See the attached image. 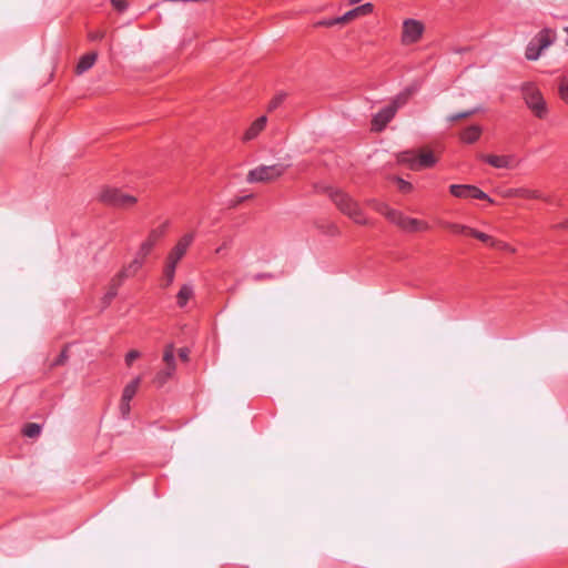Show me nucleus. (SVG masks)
<instances>
[{"mask_svg": "<svg viewBox=\"0 0 568 568\" xmlns=\"http://www.w3.org/2000/svg\"><path fill=\"white\" fill-rule=\"evenodd\" d=\"M413 93V90L407 88L405 91L397 94L390 104L384 106L382 110H379L372 120V129L374 131H382L385 129V126L392 121V119L395 116L397 110L403 106L409 95Z\"/></svg>", "mask_w": 568, "mask_h": 568, "instance_id": "nucleus-1", "label": "nucleus"}, {"mask_svg": "<svg viewBox=\"0 0 568 568\" xmlns=\"http://www.w3.org/2000/svg\"><path fill=\"white\" fill-rule=\"evenodd\" d=\"M329 197L341 212L348 215L354 222L358 224L366 223L359 205L348 194L341 190H331Z\"/></svg>", "mask_w": 568, "mask_h": 568, "instance_id": "nucleus-2", "label": "nucleus"}, {"mask_svg": "<svg viewBox=\"0 0 568 568\" xmlns=\"http://www.w3.org/2000/svg\"><path fill=\"white\" fill-rule=\"evenodd\" d=\"M521 93L527 108L539 119L546 118L548 114L547 103L540 90L530 82L521 85Z\"/></svg>", "mask_w": 568, "mask_h": 568, "instance_id": "nucleus-3", "label": "nucleus"}, {"mask_svg": "<svg viewBox=\"0 0 568 568\" xmlns=\"http://www.w3.org/2000/svg\"><path fill=\"white\" fill-rule=\"evenodd\" d=\"M290 165L283 163H275L272 165H258L248 171L246 181L248 183H266L280 179Z\"/></svg>", "mask_w": 568, "mask_h": 568, "instance_id": "nucleus-4", "label": "nucleus"}, {"mask_svg": "<svg viewBox=\"0 0 568 568\" xmlns=\"http://www.w3.org/2000/svg\"><path fill=\"white\" fill-rule=\"evenodd\" d=\"M397 160L399 163L406 164L409 169L415 171L433 168L437 163V158L430 151L419 153L404 151L397 155Z\"/></svg>", "mask_w": 568, "mask_h": 568, "instance_id": "nucleus-5", "label": "nucleus"}, {"mask_svg": "<svg viewBox=\"0 0 568 568\" xmlns=\"http://www.w3.org/2000/svg\"><path fill=\"white\" fill-rule=\"evenodd\" d=\"M386 219L407 232L426 231L429 229L428 223L404 215L399 211H387Z\"/></svg>", "mask_w": 568, "mask_h": 568, "instance_id": "nucleus-6", "label": "nucleus"}, {"mask_svg": "<svg viewBox=\"0 0 568 568\" xmlns=\"http://www.w3.org/2000/svg\"><path fill=\"white\" fill-rule=\"evenodd\" d=\"M101 201L113 206L129 207L136 202V199L130 194L123 193L115 187H108L100 195Z\"/></svg>", "mask_w": 568, "mask_h": 568, "instance_id": "nucleus-7", "label": "nucleus"}, {"mask_svg": "<svg viewBox=\"0 0 568 568\" xmlns=\"http://www.w3.org/2000/svg\"><path fill=\"white\" fill-rule=\"evenodd\" d=\"M449 192L452 195L459 199H477L485 200L490 203L494 202L487 193L470 184H452L449 186Z\"/></svg>", "mask_w": 568, "mask_h": 568, "instance_id": "nucleus-8", "label": "nucleus"}, {"mask_svg": "<svg viewBox=\"0 0 568 568\" xmlns=\"http://www.w3.org/2000/svg\"><path fill=\"white\" fill-rule=\"evenodd\" d=\"M424 32V26L420 21L415 19H406L403 22L402 42L404 44H412L417 42Z\"/></svg>", "mask_w": 568, "mask_h": 568, "instance_id": "nucleus-9", "label": "nucleus"}, {"mask_svg": "<svg viewBox=\"0 0 568 568\" xmlns=\"http://www.w3.org/2000/svg\"><path fill=\"white\" fill-rule=\"evenodd\" d=\"M168 225V222H165L161 226L152 230L148 239L143 241L140 245V248L136 252L135 257H140L144 262V258L151 253L155 243L165 234Z\"/></svg>", "mask_w": 568, "mask_h": 568, "instance_id": "nucleus-10", "label": "nucleus"}, {"mask_svg": "<svg viewBox=\"0 0 568 568\" xmlns=\"http://www.w3.org/2000/svg\"><path fill=\"white\" fill-rule=\"evenodd\" d=\"M481 159L496 169H514L517 165L515 155H483Z\"/></svg>", "mask_w": 568, "mask_h": 568, "instance_id": "nucleus-11", "label": "nucleus"}, {"mask_svg": "<svg viewBox=\"0 0 568 568\" xmlns=\"http://www.w3.org/2000/svg\"><path fill=\"white\" fill-rule=\"evenodd\" d=\"M142 266L143 261L140 257H134L130 264L124 266L111 280L121 286L126 278L135 275Z\"/></svg>", "mask_w": 568, "mask_h": 568, "instance_id": "nucleus-12", "label": "nucleus"}, {"mask_svg": "<svg viewBox=\"0 0 568 568\" xmlns=\"http://www.w3.org/2000/svg\"><path fill=\"white\" fill-rule=\"evenodd\" d=\"M194 236V233H189L182 236L170 253L175 255V258H182L186 253L189 246L192 244Z\"/></svg>", "mask_w": 568, "mask_h": 568, "instance_id": "nucleus-13", "label": "nucleus"}, {"mask_svg": "<svg viewBox=\"0 0 568 568\" xmlns=\"http://www.w3.org/2000/svg\"><path fill=\"white\" fill-rule=\"evenodd\" d=\"M532 39L541 50H545L552 44L555 34L550 29L546 28L539 31Z\"/></svg>", "mask_w": 568, "mask_h": 568, "instance_id": "nucleus-14", "label": "nucleus"}, {"mask_svg": "<svg viewBox=\"0 0 568 568\" xmlns=\"http://www.w3.org/2000/svg\"><path fill=\"white\" fill-rule=\"evenodd\" d=\"M98 59L97 52H90L82 55L77 64L75 72L77 74H83L88 70H90Z\"/></svg>", "mask_w": 568, "mask_h": 568, "instance_id": "nucleus-15", "label": "nucleus"}, {"mask_svg": "<svg viewBox=\"0 0 568 568\" xmlns=\"http://www.w3.org/2000/svg\"><path fill=\"white\" fill-rule=\"evenodd\" d=\"M469 235L476 237L477 240L488 244L491 247L496 248H507L508 245L506 243L499 242L494 240L490 235L483 233L480 231H477L475 229L469 230Z\"/></svg>", "mask_w": 568, "mask_h": 568, "instance_id": "nucleus-16", "label": "nucleus"}, {"mask_svg": "<svg viewBox=\"0 0 568 568\" xmlns=\"http://www.w3.org/2000/svg\"><path fill=\"white\" fill-rule=\"evenodd\" d=\"M266 121L267 119L265 115H262L257 120H255L245 132L244 139L247 141L254 139L264 129Z\"/></svg>", "mask_w": 568, "mask_h": 568, "instance_id": "nucleus-17", "label": "nucleus"}, {"mask_svg": "<svg viewBox=\"0 0 568 568\" xmlns=\"http://www.w3.org/2000/svg\"><path fill=\"white\" fill-rule=\"evenodd\" d=\"M193 294H194V290L191 284L182 285V287L180 288V291L176 295L178 305L180 307H185V305L187 304L189 300L193 296Z\"/></svg>", "mask_w": 568, "mask_h": 568, "instance_id": "nucleus-18", "label": "nucleus"}, {"mask_svg": "<svg viewBox=\"0 0 568 568\" xmlns=\"http://www.w3.org/2000/svg\"><path fill=\"white\" fill-rule=\"evenodd\" d=\"M481 134V128L479 125H470L466 128L462 133V140L466 143L476 142Z\"/></svg>", "mask_w": 568, "mask_h": 568, "instance_id": "nucleus-19", "label": "nucleus"}, {"mask_svg": "<svg viewBox=\"0 0 568 568\" xmlns=\"http://www.w3.org/2000/svg\"><path fill=\"white\" fill-rule=\"evenodd\" d=\"M163 361L168 366V376H172V374L175 371V357H174V349L173 345H168L164 354H163Z\"/></svg>", "mask_w": 568, "mask_h": 568, "instance_id": "nucleus-20", "label": "nucleus"}, {"mask_svg": "<svg viewBox=\"0 0 568 568\" xmlns=\"http://www.w3.org/2000/svg\"><path fill=\"white\" fill-rule=\"evenodd\" d=\"M140 384L141 377L138 376L124 387L121 398L125 400H131L136 394Z\"/></svg>", "mask_w": 568, "mask_h": 568, "instance_id": "nucleus-21", "label": "nucleus"}, {"mask_svg": "<svg viewBox=\"0 0 568 568\" xmlns=\"http://www.w3.org/2000/svg\"><path fill=\"white\" fill-rule=\"evenodd\" d=\"M544 50H541L538 45H537V42L534 41V39H531L529 41V43L527 44L526 47V51H525V57L527 60L529 61H536L539 59V57L541 55Z\"/></svg>", "mask_w": 568, "mask_h": 568, "instance_id": "nucleus-22", "label": "nucleus"}, {"mask_svg": "<svg viewBox=\"0 0 568 568\" xmlns=\"http://www.w3.org/2000/svg\"><path fill=\"white\" fill-rule=\"evenodd\" d=\"M119 287H120V285H116V283L113 282L112 280L110 281L108 291L105 292V294L102 297V303H103L104 307L110 305L112 300L118 295Z\"/></svg>", "mask_w": 568, "mask_h": 568, "instance_id": "nucleus-23", "label": "nucleus"}, {"mask_svg": "<svg viewBox=\"0 0 568 568\" xmlns=\"http://www.w3.org/2000/svg\"><path fill=\"white\" fill-rule=\"evenodd\" d=\"M515 196L525 197V199H541V194L538 191L519 187L515 189L511 192Z\"/></svg>", "mask_w": 568, "mask_h": 568, "instance_id": "nucleus-24", "label": "nucleus"}, {"mask_svg": "<svg viewBox=\"0 0 568 568\" xmlns=\"http://www.w3.org/2000/svg\"><path fill=\"white\" fill-rule=\"evenodd\" d=\"M440 224L444 227L448 229L449 231H452L453 233H456V234H468L469 235V230H471V227H468L466 225L452 223V222H440Z\"/></svg>", "mask_w": 568, "mask_h": 568, "instance_id": "nucleus-25", "label": "nucleus"}, {"mask_svg": "<svg viewBox=\"0 0 568 568\" xmlns=\"http://www.w3.org/2000/svg\"><path fill=\"white\" fill-rule=\"evenodd\" d=\"M41 433V426L37 423H29L23 428V435L29 438H34Z\"/></svg>", "mask_w": 568, "mask_h": 568, "instance_id": "nucleus-26", "label": "nucleus"}, {"mask_svg": "<svg viewBox=\"0 0 568 568\" xmlns=\"http://www.w3.org/2000/svg\"><path fill=\"white\" fill-rule=\"evenodd\" d=\"M476 111H477V109H471V110L464 111V112L453 113V114L448 115L447 121L455 122L460 119L468 118V116L475 114Z\"/></svg>", "mask_w": 568, "mask_h": 568, "instance_id": "nucleus-27", "label": "nucleus"}, {"mask_svg": "<svg viewBox=\"0 0 568 568\" xmlns=\"http://www.w3.org/2000/svg\"><path fill=\"white\" fill-rule=\"evenodd\" d=\"M285 98H286L285 92L277 93L270 102L268 111H273V110L277 109L282 104V102L284 101Z\"/></svg>", "mask_w": 568, "mask_h": 568, "instance_id": "nucleus-28", "label": "nucleus"}, {"mask_svg": "<svg viewBox=\"0 0 568 568\" xmlns=\"http://www.w3.org/2000/svg\"><path fill=\"white\" fill-rule=\"evenodd\" d=\"M174 277H175L174 271L164 268L163 270V284H162L163 287L170 286L173 283Z\"/></svg>", "mask_w": 568, "mask_h": 568, "instance_id": "nucleus-29", "label": "nucleus"}, {"mask_svg": "<svg viewBox=\"0 0 568 568\" xmlns=\"http://www.w3.org/2000/svg\"><path fill=\"white\" fill-rule=\"evenodd\" d=\"M181 258H175V255L169 253L168 255V261H166V264L164 266V268L166 270H171V271H174L176 270V265L178 263L180 262Z\"/></svg>", "mask_w": 568, "mask_h": 568, "instance_id": "nucleus-30", "label": "nucleus"}, {"mask_svg": "<svg viewBox=\"0 0 568 568\" xmlns=\"http://www.w3.org/2000/svg\"><path fill=\"white\" fill-rule=\"evenodd\" d=\"M181 258H175V255L169 253L168 255V261H166V264L164 266V268L166 270H171V271H174L176 270V265L178 263L180 262Z\"/></svg>", "mask_w": 568, "mask_h": 568, "instance_id": "nucleus-31", "label": "nucleus"}, {"mask_svg": "<svg viewBox=\"0 0 568 568\" xmlns=\"http://www.w3.org/2000/svg\"><path fill=\"white\" fill-rule=\"evenodd\" d=\"M358 16H361V13L357 11V7H356L352 10L347 11L343 16L338 17V20H342L344 23V22H347Z\"/></svg>", "mask_w": 568, "mask_h": 568, "instance_id": "nucleus-32", "label": "nucleus"}, {"mask_svg": "<svg viewBox=\"0 0 568 568\" xmlns=\"http://www.w3.org/2000/svg\"><path fill=\"white\" fill-rule=\"evenodd\" d=\"M396 182H397V185H398V189L402 191V192H409L412 191L413 189V185L410 182L408 181H405L404 179L402 178H396Z\"/></svg>", "mask_w": 568, "mask_h": 568, "instance_id": "nucleus-33", "label": "nucleus"}, {"mask_svg": "<svg viewBox=\"0 0 568 568\" xmlns=\"http://www.w3.org/2000/svg\"><path fill=\"white\" fill-rule=\"evenodd\" d=\"M130 402L121 398L120 412L123 418H128L130 414Z\"/></svg>", "mask_w": 568, "mask_h": 568, "instance_id": "nucleus-34", "label": "nucleus"}, {"mask_svg": "<svg viewBox=\"0 0 568 568\" xmlns=\"http://www.w3.org/2000/svg\"><path fill=\"white\" fill-rule=\"evenodd\" d=\"M560 98L568 103V81H562L559 85Z\"/></svg>", "mask_w": 568, "mask_h": 568, "instance_id": "nucleus-35", "label": "nucleus"}, {"mask_svg": "<svg viewBox=\"0 0 568 568\" xmlns=\"http://www.w3.org/2000/svg\"><path fill=\"white\" fill-rule=\"evenodd\" d=\"M339 23H343V21L338 20V17H337V18H333V19L321 20L317 24L322 26V27H333V26L339 24Z\"/></svg>", "mask_w": 568, "mask_h": 568, "instance_id": "nucleus-36", "label": "nucleus"}, {"mask_svg": "<svg viewBox=\"0 0 568 568\" xmlns=\"http://www.w3.org/2000/svg\"><path fill=\"white\" fill-rule=\"evenodd\" d=\"M139 357H140V353L138 351H135V349L130 351L125 355V363H126V365L130 366L133 363V361H135Z\"/></svg>", "mask_w": 568, "mask_h": 568, "instance_id": "nucleus-37", "label": "nucleus"}, {"mask_svg": "<svg viewBox=\"0 0 568 568\" xmlns=\"http://www.w3.org/2000/svg\"><path fill=\"white\" fill-rule=\"evenodd\" d=\"M166 373H168V366L165 367V369L158 373L155 381L158 382L159 385H163L171 377V376H168Z\"/></svg>", "mask_w": 568, "mask_h": 568, "instance_id": "nucleus-38", "label": "nucleus"}, {"mask_svg": "<svg viewBox=\"0 0 568 568\" xmlns=\"http://www.w3.org/2000/svg\"><path fill=\"white\" fill-rule=\"evenodd\" d=\"M112 6L120 12L124 11L128 8V3L125 0H110Z\"/></svg>", "mask_w": 568, "mask_h": 568, "instance_id": "nucleus-39", "label": "nucleus"}, {"mask_svg": "<svg viewBox=\"0 0 568 568\" xmlns=\"http://www.w3.org/2000/svg\"><path fill=\"white\" fill-rule=\"evenodd\" d=\"M357 11L361 13V16L368 14L373 11V4L367 2L362 6H358Z\"/></svg>", "mask_w": 568, "mask_h": 568, "instance_id": "nucleus-40", "label": "nucleus"}, {"mask_svg": "<svg viewBox=\"0 0 568 568\" xmlns=\"http://www.w3.org/2000/svg\"><path fill=\"white\" fill-rule=\"evenodd\" d=\"M104 38V32L102 31H91L89 33V39L91 41H101Z\"/></svg>", "mask_w": 568, "mask_h": 568, "instance_id": "nucleus-41", "label": "nucleus"}, {"mask_svg": "<svg viewBox=\"0 0 568 568\" xmlns=\"http://www.w3.org/2000/svg\"><path fill=\"white\" fill-rule=\"evenodd\" d=\"M376 210L382 213L383 215L386 216V212L387 211H395L394 209L389 207L387 204L385 203H377L376 205Z\"/></svg>", "mask_w": 568, "mask_h": 568, "instance_id": "nucleus-42", "label": "nucleus"}, {"mask_svg": "<svg viewBox=\"0 0 568 568\" xmlns=\"http://www.w3.org/2000/svg\"><path fill=\"white\" fill-rule=\"evenodd\" d=\"M273 274L271 273H257L253 276V280L254 281H262V280H268V278H273Z\"/></svg>", "mask_w": 568, "mask_h": 568, "instance_id": "nucleus-43", "label": "nucleus"}, {"mask_svg": "<svg viewBox=\"0 0 568 568\" xmlns=\"http://www.w3.org/2000/svg\"><path fill=\"white\" fill-rule=\"evenodd\" d=\"M189 353H190V351H189V348H186V347H182V348H180V349H179V356H180V358H181L182 361H187V358H189Z\"/></svg>", "mask_w": 568, "mask_h": 568, "instance_id": "nucleus-44", "label": "nucleus"}, {"mask_svg": "<svg viewBox=\"0 0 568 568\" xmlns=\"http://www.w3.org/2000/svg\"><path fill=\"white\" fill-rule=\"evenodd\" d=\"M65 359H67V353H65V351H62L61 354L59 355V357L55 359L54 364L61 365L64 363Z\"/></svg>", "mask_w": 568, "mask_h": 568, "instance_id": "nucleus-45", "label": "nucleus"}, {"mask_svg": "<svg viewBox=\"0 0 568 568\" xmlns=\"http://www.w3.org/2000/svg\"><path fill=\"white\" fill-rule=\"evenodd\" d=\"M559 226L562 229H568V219L565 222H562L561 224H559Z\"/></svg>", "mask_w": 568, "mask_h": 568, "instance_id": "nucleus-46", "label": "nucleus"}, {"mask_svg": "<svg viewBox=\"0 0 568 568\" xmlns=\"http://www.w3.org/2000/svg\"><path fill=\"white\" fill-rule=\"evenodd\" d=\"M225 247V244L220 246L217 250H216V253H221L223 251V248Z\"/></svg>", "mask_w": 568, "mask_h": 568, "instance_id": "nucleus-47", "label": "nucleus"}, {"mask_svg": "<svg viewBox=\"0 0 568 568\" xmlns=\"http://www.w3.org/2000/svg\"><path fill=\"white\" fill-rule=\"evenodd\" d=\"M361 1H362V0H349V3H351V4H355V3H358V2H361Z\"/></svg>", "mask_w": 568, "mask_h": 568, "instance_id": "nucleus-48", "label": "nucleus"}]
</instances>
